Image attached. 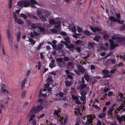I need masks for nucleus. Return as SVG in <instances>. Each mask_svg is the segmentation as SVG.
Returning <instances> with one entry per match:
<instances>
[{"mask_svg": "<svg viewBox=\"0 0 125 125\" xmlns=\"http://www.w3.org/2000/svg\"><path fill=\"white\" fill-rule=\"evenodd\" d=\"M29 41L33 45L35 43V42L33 39L31 38H29Z\"/></svg>", "mask_w": 125, "mask_h": 125, "instance_id": "c85d7f7f", "label": "nucleus"}, {"mask_svg": "<svg viewBox=\"0 0 125 125\" xmlns=\"http://www.w3.org/2000/svg\"><path fill=\"white\" fill-rule=\"evenodd\" d=\"M1 91L2 93H4L6 92V89H5L6 86L3 84L1 85Z\"/></svg>", "mask_w": 125, "mask_h": 125, "instance_id": "1a4fd4ad", "label": "nucleus"}, {"mask_svg": "<svg viewBox=\"0 0 125 125\" xmlns=\"http://www.w3.org/2000/svg\"><path fill=\"white\" fill-rule=\"evenodd\" d=\"M56 60L58 62V64L60 67H62L63 65H65V62L64 61H63L62 59L58 58Z\"/></svg>", "mask_w": 125, "mask_h": 125, "instance_id": "0eeeda50", "label": "nucleus"}, {"mask_svg": "<svg viewBox=\"0 0 125 125\" xmlns=\"http://www.w3.org/2000/svg\"><path fill=\"white\" fill-rule=\"evenodd\" d=\"M110 49L112 50L115 48V46L114 44L111 45V46L110 47Z\"/></svg>", "mask_w": 125, "mask_h": 125, "instance_id": "6e6d98bb", "label": "nucleus"}, {"mask_svg": "<svg viewBox=\"0 0 125 125\" xmlns=\"http://www.w3.org/2000/svg\"><path fill=\"white\" fill-rule=\"evenodd\" d=\"M76 29L75 26L73 27L72 29V31L74 32H76Z\"/></svg>", "mask_w": 125, "mask_h": 125, "instance_id": "bf43d9fd", "label": "nucleus"}, {"mask_svg": "<svg viewBox=\"0 0 125 125\" xmlns=\"http://www.w3.org/2000/svg\"><path fill=\"white\" fill-rule=\"evenodd\" d=\"M117 41L120 42L125 41V37H118Z\"/></svg>", "mask_w": 125, "mask_h": 125, "instance_id": "f8f14e48", "label": "nucleus"}, {"mask_svg": "<svg viewBox=\"0 0 125 125\" xmlns=\"http://www.w3.org/2000/svg\"><path fill=\"white\" fill-rule=\"evenodd\" d=\"M61 110L60 109H58L57 110H55V115L57 117V120L58 122H61L60 125H65L67 123L68 119V117L66 116L64 117L63 121L62 120L64 119V117L62 116L59 115V114L61 112Z\"/></svg>", "mask_w": 125, "mask_h": 125, "instance_id": "f257e3e1", "label": "nucleus"}, {"mask_svg": "<svg viewBox=\"0 0 125 125\" xmlns=\"http://www.w3.org/2000/svg\"><path fill=\"white\" fill-rule=\"evenodd\" d=\"M101 38V36L100 35H95L93 38V40L97 42H98L99 39Z\"/></svg>", "mask_w": 125, "mask_h": 125, "instance_id": "9d476101", "label": "nucleus"}, {"mask_svg": "<svg viewBox=\"0 0 125 125\" xmlns=\"http://www.w3.org/2000/svg\"><path fill=\"white\" fill-rule=\"evenodd\" d=\"M74 72L76 74L78 75H80L82 74L78 70L75 69L74 70Z\"/></svg>", "mask_w": 125, "mask_h": 125, "instance_id": "f704fd0d", "label": "nucleus"}, {"mask_svg": "<svg viewBox=\"0 0 125 125\" xmlns=\"http://www.w3.org/2000/svg\"><path fill=\"white\" fill-rule=\"evenodd\" d=\"M94 46V45L93 43H90L88 45V47L89 49H91V48H93Z\"/></svg>", "mask_w": 125, "mask_h": 125, "instance_id": "b1692460", "label": "nucleus"}, {"mask_svg": "<svg viewBox=\"0 0 125 125\" xmlns=\"http://www.w3.org/2000/svg\"><path fill=\"white\" fill-rule=\"evenodd\" d=\"M104 39L105 40H107L109 38V36L107 34H104L103 36Z\"/></svg>", "mask_w": 125, "mask_h": 125, "instance_id": "49530a36", "label": "nucleus"}, {"mask_svg": "<svg viewBox=\"0 0 125 125\" xmlns=\"http://www.w3.org/2000/svg\"><path fill=\"white\" fill-rule=\"evenodd\" d=\"M45 116V114L44 113H43L41 114L39 116L37 117V119H39Z\"/></svg>", "mask_w": 125, "mask_h": 125, "instance_id": "de8ad7c7", "label": "nucleus"}, {"mask_svg": "<svg viewBox=\"0 0 125 125\" xmlns=\"http://www.w3.org/2000/svg\"><path fill=\"white\" fill-rule=\"evenodd\" d=\"M7 34L9 39H12V36L11 35L9 31H7Z\"/></svg>", "mask_w": 125, "mask_h": 125, "instance_id": "a211bd4d", "label": "nucleus"}, {"mask_svg": "<svg viewBox=\"0 0 125 125\" xmlns=\"http://www.w3.org/2000/svg\"><path fill=\"white\" fill-rule=\"evenodd\" d=\"M23 1L22 0L21 1H18L17 2V5L21 7L23 6Z\"/></svg>", "mask_w": 125, "mask_h": 125, "instance_id": "393cba45", "label": "nucleus"}, {"mask_svg": "<svg viewBox=\"0 0 125 125\" xmlns=\"http://www.w3.org/2000/svg\"><path fill=\"white\" fill-rule=\"evenodd\" d=\"M63 46V45L62 44H59L57 46V48L59 50H61Z\"/></svg>", "mask_w": 125, "mask_h": 125, "instance_id": "a19ab883", "label": "nucleus"}, {"mask_svg": "<svg viewBox=\"0 0 125 125\" xmlns=\"http://www.w3.org/2000/svg\"><path fill=\"white\" fill-rule=\"evenodd\" d=\"M90 28L91 30L94 33H95L97 31H102L101 29L99 28L98 27H94V28L90 26Z\"/></svg>", "mask_w": 125, "mask_h": 125, "instance_id": "6e6552de", "label": "nucleus"}, {"mask_svg": "<svg viewBox=\"0 0 125 125\" xmlns=\"http://www.w3.org/2000/svg\"><path fill=\"white\" fill-rule=\"evenodd\" d=\"M65 84L66 86H69L71 85V83L70 82L67 81H65Z\"/></svg>", "mask_w": 125, "mask_h": 125, "instance_id": "e433bc0d", "label": "nucleus"}, {"mask_svg": "<svg viewBox=\"0 0 125 125\" xmlns=\"http://www.w3.org/2000/svg\"><path fill=\"white\" fill-rule=\"evenodd\" d=\"M43 43L42 44L41 43H40L39 45H38V47H37V49L38 50H40V49L41 47V46H42L43 45Z\"/></svg>", "mask_w": 125, "mask_h": 125, "instance_id": "864d4df0", "label": "nucleus"}, {"mask_svg": "<svg viewBox=\"0 0 125 125\" xmlns=\"http://www.w3.org/2000/svg\"><path fill=\"white\" fill-rule=\"evenodd\" d=\"M30 2L27 0H24L23 1V6L25 7H28L30 5Z\"/></svg>", "mask_w": 125, "mask_h": 125, "instance_id": "9b49d317", "label": "nucleus"}, {"mask_svg": "<svg viewBox=\"0 0 125 125\" xmlns=\"http://www.w3.org/2000/svg\"><path fill=\"white\" fill-rule=\"evenodd\" d=\"M111 75L110 74H106V75H104V77L105 78H107L110 77H111Z\"/></svg>", "mask_w": 125, "mask_h": 125, "instance_id": "4d7b16f0", "label": "nucleus"}, {"mask_svg": "<svg viewBox=\"0 0 125 125\" xmlns=\"http://www.w3.org/2000/svg\"><path fill=\"white\" fill-rule=\"evenodd\" d=\"M109 19L110 21H112L113 22H117V23L122 24L124 22V21H121L120 20L116 19H115V17L113 16H110L109 18Z\"/></svg>", "mask_w": 125, "mask_h": 125, "instance_id": "423d86ee", "label": "nucleus"}, {"mask_svg": "<svg viewBox=\"0 0 125 125\" xmlns=\"http://www.w3.org/2000/svg\"><path fill=\"white\" fill-rule=\"evenodd\" d=\"M49 23L50 24H55V20H50L49 21Z\"/></svg>", "mask_w": 125, "mask_h": 125, "instance_id": "5fc2aeb1", "label": "nucleus"}, {"mask_svg": "<svg viewBox=\"0 0 125 125\" xmlns=\"http://www.w3.org/2000/svg\"><path fill=\"white\" fill-rule=\"evenodd\" d=\"M83 33L85 34L87 36L89 35L90 33V32L88 31H85L83 32Z\"/></svg>", "mask_w": 125, "mask_h": 125, "instance_id": "7c9ffc66", "label": "nucleus"}, {"mask_svg": "<svg viewBox=\"0 0 125 125\" xmlns=\"http://www.w3.org/2000/svg\"><path fill=\"white\" fill-rule=\"evenodd\" d=\"M12 0H9V7L10 9L11 8Z\"/></svg>", "mask_w": 125, "mask_h": 125, "instance_id": "c03bdc74", "label": "nucleus"}, {"mask_svg": "<svg viewBox=\"0 0 125 125\" xmlns=\"http://www.w3.org/2000/svg\"><path fill=\"white\" fill-rule=\"evenodd\" d=\"M43 108V107L42 105L39 106L36 108L35 106H33L32 109L31 111L30 112L32 114L35 113L39 111L42 110Z\"/></svg>", "mask_w": 125, "mask_h": 125, "instance_id": "20e7f679", "label": "nucleus"}, {"mask_svg": "<svg viewBox=\"0 0 125 125\" xmlns=\"http://www.w3.org/2000/svg\"><path fill=\"white\" fill-rule=\"evenodd\" d=\"M27 77H26L22 82L21 85L22 89L24 87V85L27 80Z\"/></svg>", "mask_w": 125, "mask_h": 125, "instance_id": "4468645a", "label": "nucleus"}, {"mask_svg": "<svg viewBox=\"0 0 125 125\" xmlns=\"http://www.w3.org/2000/svg\"><path fill=\"white\" fill-rule=\"evenodd\" d=\"M75 46L74 45L72 44L69 45H68L67 48L68 49H70L73 48Z\"/></svg>", "mask_w": 125, "mask_h": 125, "instance_id": "ea45409f", "label": "nucleus"}, {"mask_svg": "<svg viewBox=\"0 0 125 125\" xmlns=\"http://www.w3.org/2000/svg\"><path fill=\"white\" fill-rule=\"evenodd\" d=\"M86 97L85 96H82L80 97V99L82 101H84L86 99Z\"/></svg>", "mask_w": 125, "mask_h": 125, "instance_id": "79ce46f5", "label": "nucleus"}, {"mask_svg": "<svg viewBox=\"0 0 125 125\" xmlns=\"http://www.w3.org/2000/svg\"><path fill=\"white\" fill-rule=\"evenodd\" d=\"M114 109L110 108L108 112V115H112V112L113 111Z\"/></svg>", "mask_w": 125, "mask_h": 125, "instance_id": "5701e85b", "label": "nucleus"}, {"mask_svg": "<svg viewBox=\"0 0 125 125\" xmlns=\"http://www.w3.org/2000/svg\"><path fill=\"white\" fill-rule=\"evenodd\" d=\"M86 85L84 83H83L81 84L80 86V89L81 90H82L84 88L86 87Z\"/></svg>", "mask_w": 125, "mask_h": 125, "instance_id": "bb28decb", "label": "nucleus"}, {"mask_svg": "<svg viewBox=\"0 0 125 125\" xmlns=\"http://www.w3.org/2000/svg\"><path fill=\"white\" fill-rule=\"evenodd\" d=\"M48 78L47 79L46 81L47 82H50L52 81V77H51L50 75H49L48 76Z\"/></svg>", "mask_w": 125, "mask_h": 125, "instance_id": "cd10ccee", "label": "nucleus"}, {"mask_svg": "<svg viewBox=\"0 0 125 125\" xmlns=\"http://www.w3.org/2000/svg\"><path fill=\"white\" fill-rule=\"evenodd\" d=\"M65 61H68L69 60V58L67 56H65L62 59Z\"/></svg>", "mask_w": 125, "mask_h": 125, "instance_id": "8fccbe9b", "label": "nucleus"}, {"mask_svg": "<svg viewBox=\"0 0 125 125\" xmlns=\"http://www.w3.org/2000/svg\"><path fill=\"white\" fill-rule=\"evenodd\" d=\"M102 73L105 74H107L109 73V72L108 70H104L102 71Z\"/></svg>", "mask_w": 125, "mask_h": 125, "instance_id": "4c0bfd02", "label": "nucleus"}, {"mask_svg": "<svg viewBox=\"0 0 125 125\" xmlns=\"http://www.w3.org/2000/svg\"><path fill=\"white\" fill-rule=\"evenodd\" d=\"M116 70V69L114 68L113 70H111L110 71V73H115V72Z\"/></svg>", "mask_w": 125, "mask_h": 125, "instance_id": "680f3d73", "label": "nucleus"}, {"mask_svg": "<svg viewBox=\"0 0 125 125\" xmlns=\"http://www.w3.org/2000/svg\"><path fill=\"white\" fill-rule=\"evenodd\" d=\"M85 74L84 75V77L85 80L88 82L90 80V77L88 74Z\"/></svg>", "mask_w": 125, "mask_h": 125, "instance_id": "6ab92c4d", "label": "nucleus"}, {"mask_svg": "<svg viewBox=\"0 0 125 125\" xmlns=\"http://www.w3.org/2000/svg\"><path fill=\"white\" fill-rule=\"evenodd\" d=\"M118 37H117L115 36H113L112 37L111 39L113 40H115V39L117 41L118 39Z\"/></svg>", "mask_w": 125, "mask_h": 125, "instance_id": "052dcab7", "label": "nucleus"}, {"mask_svg": "<svg viewBox=\"0 0 125 125\" xmlns=\"http://www.w3.org/2000/svg\"><path fill=\"white\" fill-rule=\"evenodd\" d=\"M35 116V115L34 114H32L29 120V121L32 120L34 118Z\"/></svg>", "mask_w": 125, "mask_h": 125, "instance_id": "3c124183", "label": "nucleus"}, {"mask_svg": "<svg viewBox=\"0 0 125 125\" xmlns=\"http://www.w3.org/2000/svg\"><path fill=\"white\" fill-rule=\"evenodd\" d=\"M50 15V12L48 10H46L45 12V15L46 17H48Z\"/></svg>", "mask_w": 125, "mask_h": 125, "instance_id": "2f4dec72", "label": "nucleus"}, {"mask_svg": "<svg viewBox=\"0 0 125 125\" xmlns=\"http://www.w3.org/2000/svg\"><path fill=\"white\" fill-rule=\"evenodd\" d=\"M77 30L78 32H81L82 31V30L81 29V28L79 27H77Z\"/></svg>", "mask_w": 125, "mask_h": 125, "instance_id": "13d9d810", "label": "nucleus"}, {"mask_svg": "<svg viewBox=\"0 0 125 125\" xmlns=\"http://www.w3.org/2000/svg\"><path fill=\"white\" fill-rule=\"evenodd\" d=\"M36 28L39 29L41 27V24L40 23H36Z\"/></svg>", "mask_w": 125, "mask_h": 125, "instance_id": "09e8293b", "label": "nucleus"}, {"mask_svg": "<svg viewBox=\"0 0 125 125\" xmlns=\"http://www.w3.org/2000/svg\"><path fill=\"white\" fill-rule=\"evenodd\" d=\"M41 90L39 92V94L38 96V97L39 98H40L41 97H42V96H43L44 97H46L47 95L46 94H43L41 92Z\"/></svg>", "mask_w": 125, "mask_h": 125, "instance_id": "aec40b11", "label": "nucleus"}, {"mask_svg": "<svg viewBox=\"0 0 125 125\" xmlns=\"http://www.w3.org/2000/svg\"><path fill=\"white\" fill-rule=\"evenodd\" d=\"M67 65L68 66L71 67V68L72 69L74 68V66L73 65V63L72 62H69L67 64Z\"/></svg>", "mask_w": 125, "mask_h": 125, "instance_id": "f3484780", "label": "nucleus"}, {"mask_svg": "<svg viewBox=\"0 0 125 125\" xmlns=\"http://www.w3.org/2000/svg\"><path fill=\"white\" fill-rule=\"evenodd\" d=\"M77 68L82 74H86L87 73L86 69H85L84 67L80 65H78Z\"/></svg>", "mask_w": 125, "mask_h": 125, "instance_id": "39448f33", "label": "nucleus"}, {"mask_svg": "<svg viewBox=\"0 0 125 125\" xmlns=\"http://www.w3.org/2000/svg\"><path fill=\"white\" fill-rule=\"evenodd\" d=\"M50 84L48 83H47L44 85V86L45 88H48L50 86Z\"/></svg>", "mask_w": 125, "mask_h": 125, "instance_id": "e2e57ef3", "label": "nucleus"}, {"mask_svg": "<svg viewBox=\"0 0 125 125\" xmlns=\"http://www.w3.org/2000/svg\"><path fill=\"white\" fill-rule=\"evenodd\" d=\"M72 97L73 99V100H79L78 98L75 96L73 95H72Z\"/></svg>", "mask_w": 125, "mask_h": 125, "instance_id": "a18cd8bd", "label": "nucleus"}, {"mask_svg": "<svg viewBox=\"0 0 125 125\" xmlns=\"http://www.w3.org/2000/svg\"><path fill=\"white\" fill-rule=\"evenodd\" d=\"M50 103L49 102H46L44 104V108L45 109H47L50 105Z\"/></svg>", "mask_w": 125, "mask_h": 125, "instance_id": "2eb2a0df", "label": "nucleus"}, {"mask_svg": "<svg viewBox=\"0 0 125 125\" xmlns=\"http://www.w3.org/2000/svg\"><path fill=\"white\" fill-rule=\"evenodd\" d=\"M21 34V33L20 32H18L17 34V40L18 42H19L20 41Z\"/></svg>", "mask_w": 125, "mask_h": 125, "instance_id": "4be33fe9", "label": "nucleus"}, {"mask_svg": "<svg viewBox=\"0 0 125 125\" xmlns=\"http://www.w3.org/2000/svg\"><path fill=\"white\" fill-rule=\"evenodd\" d=\"M9 40L10 46L12 47L13 45L12 39H9Z\"/></svg>", "mask_w": 125, "mask_h": 125, "instance_id": "603ef678", "label": "nucleus"}, {"mask_svg": "<svg viewBox=\"0 0 125 125\" xmlns=\"http://www.w3.org/2000/svg\"><path fill=\"white\" fill-rule=\"evenodd\" d=\"M20 15L21 17L24 18L25 20H26L27 19V16L25 14L23 13H21L20 14Z\"/></svg>", "mask_w": 125, "mask_h": 125, "instance_id": "473e14b6", "label": "nucleus"}, {"mask_svg": "<svg viewBox=\"0 0 125 125\" xmlns=\"http://www.w3.org/2000/svg\"><path fill=\"white\" fill-rule=\"evenodd\" d=\"M109 42L110 43V45H112V44H114V41L112 40L111 39H109Z\"/></svg>", "mask_w": 125, "mask_h": 125, "instance_id": "0e129e2a", "label": "nucleus"}, {"mask_svg": "<svg viewBox=\"0 0 125 125\" xmlns=\"http://www.w3.org/2000/svg\"><path fill=\"white\" fill-rule=\"evenodd\" d=\"M37 15L39 17H40L42 14V11L40 10H39L37 11Z\"/></svg>", "mask_w": 125, "mask_h": 125, "instance_id": "412c9836", "label": "nucleus"}, {"mask_svg": "<svg viewBox=\"0 0 125 125\" xmlns=\"http://www.w3.org/2000/svg\"><path fill=\"white\" fill-rule=\"evenodd\" d=\"M106 115V112L101 113L98 115V117L100 118H102L103 117H105Z\"/></svg>", "mask_w": 125, "mask_h": 125, "instance_id": "ddd939ff", "label": "nucleus"}, {"mask_svg": "<svg viewBox=\"0 0 125 125\" xmlns=\"http://www.w3.org/2000/svg\"><path fill=\"white\" fill-rule=\"evenodd\" d=\"M92 106L95 109L99 110L100 109V108L98 107L97 105H94L93 104L92 105Z\"/></svg>", "mask_w": 125, "mask_h": 125, "instance_id": "c9c22d12", "label": "nucleus"}, {"mask_svg": "<svg viewBox=\"0 0 125 125\" xmlns=\"http://www.w3.org/2000/svg\"><path fill=\"white\" fill-rule=\"evenodd\" d=\"M102 123L101 121L100 120H98L97 123L96 125H102Z\"/></svg>", "mask_w": 125, "mask_h": 125, "instance_id": "774afa93", "label": "nucleus"}, {"mask_svg": "<svg viewBox=\"0 0 125 125\" xmlns=\"http://www.w3.org/2000/svg\"><path fill=\"white\" fill-rule=\"evenodd\" d=\"M61 22L60 21H58L55 22V29H58V30L55 29V33L60 34L63 35H66L67 34L66 32L62 31L61 32V30L60 29L61 25Z\"/></svg>", "mask_w": 125, "mask_h": 125, "instance_id": "7ed1b4c3", "label": "nucleus"}, {"mask_svg": "<svg viewBox=\"0 0 125 125\" xmlns=\"http://www.w3.org/2000/svg\"><path fill=\"white\" fill-rule=\"evenodd\" d=\"M117 98L118 99V100L120 101H122L124 102V104L121 105L118 108L117 110L119 111L121 110L122 112H125V108H123L125 106V98L123 97V94L121 93H119Z\"/></svg>", "mask_w": 125, "mask_h": 125, "instance_id": "f03ea898", "label": "nucleus"}, {"mask_svg": "<svg viewBox=\"0 0 125 125\" xmlns=\"http://www.w3.org/2000/svg\"><path fill=\"white\" fill-rule=\"evenodd\" d=\"M40 17L42 21L43 22L47 20L46 17L43 15H42Z\"/></svg>", "mask_w": 125, "mask_h": 125, "instance_id": "a878e982", "label": "nucleus"}, {"mask_svg": "<svg viewBox=\"0 0 125 125\" xmlns=\"http://www.w3.org/2000/svg\"><path fill=\"white\" fill-rule=\"evenodd\" d=\"M42 32H43L45 30V28L43 27H41L39 29Z\"/></svg>", "mask_w": 125, "mask_h": 125, "instance_id": "69168bd1", "label": "nucleus"}, {"mask_svg": "<svg viewBox=\"0 0 125 125\" xmlns=\"http://www.w3.org/2000/svg\"><path fill=\"white\" fill-rule=\"evenodd\" d=\"M64 40L68 42L69 43H70L71 42L70 41V39L69 37H64Z\"/></svg>", "mask_w": 125, "mask_h": 125, "instance_id": "58836bf2", "label": "nucleus"}, {"mask_svg": "<svg viewBox=\"0 0 125 125\" xmlns=\"http://www.w3.org/2000/svg\"><path fill=\"white\" fill-rule=\"evenodd\" d=\"M15 21L17 23L19 24L22 25L24 23L23 21H22L21 19H18Z\"/></svg>", "mask_w": 125, "mask_h": 125, "instance_id": "dca6fc26", "label": "nucleus"}, {"mask_svg": "<svg viewBox=\"0 0 125 125\" xmlns=\"http://www.w3.org/2000/svg\"><path fill=\"white\" fill-rule=\"evenodd\" d=\"M26 94V92L25 91H24L22 92L21 95V96L22 99H23L24 98Z\"/></svg>", "mask_w": 125, "mask_h": 125, "instance_id": "37998d69", "label": "nucleus"}, {"mask_svg": "<svg viewBox=\"0 0 125 125\" xmlns=\"http://www.w3.org/2000/svg\"><path fill=\"white\" fill-rule=\"evenodd\" d=\"M87 94V92L86 91L84 90L81 93V94L82 96H85Z\"/></svg>", "mask_w": 125, "mask_h": 125, "instance_id": "c756f323", "label": "nucleus"}, {"mask_svg": "<svg viewBox=\"0 0 125 125\" xmlns=\"http://www.w3.org/2000/svg\"><path fill=\"white\" fill-rule=\"evenodd\" d=\"M117 119L119 122H120L124 120L123 118L120 116H119L117 117Z\"/></svg>", "mask_w": 125, "mask_h": 125, "instance_id": "72a5a7b5", "label": "nucleus"}, {"mask_svg": "<svg viewBox=\"0 0 125 125\" xmlns=\"http://www.w3.org/2000/svg\"><path fill=\"white\" fill-rule=\"evenodd\" d=\"M31 26L33 28V29H35L36 28V23L35 24H32L31 25Z\"/></svg>", "mask_w": 125, "mask_h": 125, "instance_id": "338daca9", "label": "nucleus"}]
</instances>
